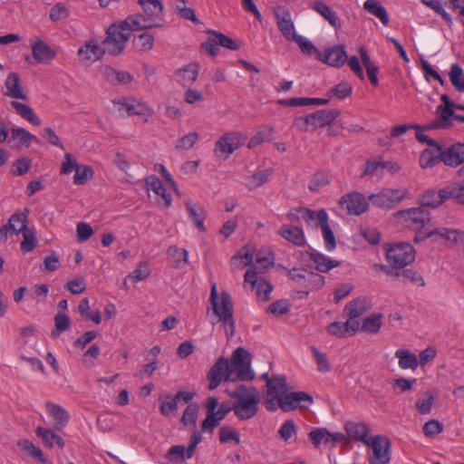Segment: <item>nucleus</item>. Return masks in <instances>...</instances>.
<instances>
[{
	"mask_svg": "<svg viewBox=\"0 0 464 464\" xmlns=\"http://www.w3.org/2000/svg\"><path fill=\"white\" fill-rule=\"evenodd\" d=\"M313 398L304 392H295L285 393L281 396L276 404V410L280 408L283 411H291L296 409L302 403H312Z\"/></svg>",
	"mask_w": 464,
	"mask_h": 464,
	"instance_id": "obj_17",
	"label": "nucleus"
},
{
	"mask_svg": "<svg viewBox=\"0 0 464 464\" xmlns=\"http://www.w3.org/2000/svg\"><path fill=\"white\" fill-rule=\"evenodd\" d=\"M436 112L438 114V119L434 122L429 123L426 126H424L423 130L447 128L450 125V118L454 119V115H456L453 111V107L438 106Z\"/></svg>",
	"mask_w": 464,
	"mask_h": 464,
	"instance_id": "obj_33",
	"label": "nucleus"
},
{
	"mask_svg": "<svg viewBox=\"0 0 464 464\" xmlns=\"http://www.w3.org/2000/svg\"><path fill=\"white\" fill-rule=\"evenodd\" d=\"M312 9L323 16L334 28L340 29L342 27L337 13L325 3L315 1L312 4Z\"/></svg>",
	"mask_w": 464,
	"mask_h": 464,
	"instance_id": "obj_32",
	"label": "nucleus"
},
{
	"mask_svg": "<svg viewBox=\"0 0 464 464\" xmlns=\"http://www.w3.org/2000/svg\"><path fill=\"white\" fill-rule=\"evenodd\" d=\"M105 45L102 47L95 40L87 41L77 52L78 59L84 64H92L102 59L105 53Z\"/></svg>",
	"mask_w": 464,
	"mask_h": 464,
	"instance_id": "obj_19",
	"label": "nucleus"
},
{
	"mask_svg": "<svg viewBox=\"0 0 464 464\" xmlns=\"http://www.w3.org/2000/svg\"><path fill=\"white\" fill-rule=\"evenodd\" d=\"M17 446L24 451H25L29 456L33 459H37L42 463H45L47 461L44 454L42 450L34 445L28 440H21L17 442Z\"/></svg>",
	"mask_w": 464,
	"mask_h": 464,
	"instance_id": "obj_49",
	"label": "nucleus"
},
{
	"mask_svg": "<svg viewBox=\"0 0 464 464\" xmlns=\"http://www.w3.org/2000/svg\"><path fill=\"white\" fill-rule=\"evenodd\" d=\"M305 279H304L301 287L306 288L307 291L304 292L305 295H308L309 291L319 289L324 285V277L317 273L307 272Z\"/></svg>",
	"mask_w": 464,
	"mask_h": 464,
	"instance_id": "obj_47",
	"label": "nucleus"
},
{
	"mask_svg": "<svg viewBox=\"0 0 464 464\" xmlns=\"http://www.w3.org/2000/svg\"><path fill=\"white\" fill-rule=\"evenodd\" d=\"M382 324V314H372L364 318L362 324V330L370 334H377L381 329Z\"/></svg>",
	"mask_w": 464,
	"mask_h": 464,
	"instance_id": "obj_54",
	"label": "nucleus"
},
{
	"mask_svg": "<svg viewBox=\"0 0 464 464\" xmlns=\"http://www.w3.org/2000/svg\"><path fill=\"white\" fill-rule=\"evenodd\" d=\"M32 55L39 63H49L56 57V52L38 37L30 39Z\"/></svg>",
	"mask_w": 464,
	"mask_h": 464,
	"instance_id": "obj_22",
	"label": "nucleus"
},
{
	"mask_svg": "<svg viewBox=\"0 0 464 464\" xmlns=\"http://www.w3.org/2000/svg\"><path fill=\"white\" fill-rule=\"evenodd\" d=\"M278 235L295 246H304L306 244V238L302 227L292 225H283Z\"/></svg>",
	"mask_w": 464,
	"mask_h": 464,
	"instance_id": "obj_25",
	"label": "nucleus"
},
{
	"mask_svg": "<svg viewBox=\"0 0 464 464\" xmlns=\"http://www.w3.org/2000/svg\"><path fill=\"white\" fill-rule=\"evenodd\" d=\"M409 195V190L405 188H382L380 191L371 194L368 200L375 207L390 209L396 204L401 202Z\"/></svg>",
	"mask_w": 464,
	"mask_h": 464,
	"instance_id": "obj_9",
	"label": "nucleus"
},
{
	"mask_svg": "<svg viewBox=\"0 0 464 464\" xmlns=\"http://www.w3.org/2000/svg\"><path fill=\"white\" fill-rule=\"evenodd\" d=\"M199 406L198 403H190L185 409L181 422L185 426H188L190 428H195L197 424V419L198 415Z\"/></svg>",
	"mask_w": 464,
	"mask_h": 464,
	"instance_id": "obj_53",
	"label": "nucleus"
},
{
	"mask_svg": "<svg viewBox=\"0 0 464 464\" xmlns=\"http://www.w3.org/2000/svg\"><path fill=\"white\" fill-rule=\"evenodd\" d=\"M208 389H217L221 382H235L228 366V360L219 357L208 372Z\"/></svg>",
	"mask_w": 464,
	"mask_h": 464,
	"instance_id": "obj_14",
	"label": "nucleus"
},
{
	"mask_svg": "<svg viewBox=\"0 0 464 464\" xmlns=\"http://www.w3.org/2000/svg\"><path fill=\"white\" fill-rule=\"evenodd\" d=\"M11 106L15 110L16 113L23 119L26 120L33 125H41V120L38 118V116L35 114V112L30 106L16 101L11 102Z\"/></svg>",
	"mask_w": 464,
	"mask_h": 464,
	"instance_id": "obj_43",
	"label": "nucleus"
},
{
	"mask_svg": "<svg viewBox=\"0 0 464 464\" xmlns=\"http://www.w3.org/2000/svg\"><path fill=\"white\" fill-rule=\"evenodd\" d=\"M185 207L188 218L194 223L195 227L200 232H206L205 220L207 218V212L204 208L200 204L192 201H186Z\"/></svg>",
	"mask_w": 464,
	"mask_h": 464,
	"instance_id": "obj_28",
	"label": "nucleus"
},
{
	"mask_svg": "<svg viewBox=\"0 0 464 464\" xmlns=\"http://www.w3.org/2000/svg\"><path fill=\"white\" fill-rule=\"evenodd\" d=\"M447 200L446 188L435 191L432 189L427 190L420 198L421 207L437 208Z\"/></svg>",
	"mask_w": 464,
	"mask_h": 464,
	"instance_id": "obj_39",
	"label": "nucleus"
},
{
	"mask_svg": "<svg viewBox=\"0 0 464 464\" xmlns=\"http://www.w3.org/2000/svg\"><path fill=\"white\" fill-rule=\"evenodd\" d=\"M105 81L111 85L128 84L132 80V75L126 71H118L111 66H105L102 70Z\"/></svg>",
	"mask_w": 464,
	"mask_h": 464,
	"instance_id": "obj_30",
	"label": "nucleus"
},
{
	"mask_svg": "<svg viewBox=\"0 0 464 464\" xmlns=\"http://www.w3.org/2000/svg\"><path fill=\"white\" fill-rule=\"evenodd\" d=\"M145 184L148 191H152L156 195L157 204L164 208H169L172 203V196L167 191L162 181L156 175H150L145 179Z\"/></svg>",
	"mask_w": 464,
	"mask_h": 464,
	"instance_id": "obj_16",
	"label": "nucleus"
},
{
	"mask_svg": "<svg viewBox=\"0 0 464 464\" xmlns=\"http://www.w3.org/2000/svg\"><path fill=\"white\" fill-rule=\"evenodd\" d=\"M219 441L222 444L233 441L235 444L238 445L240 443V434L235 428L222 426L219 429Z\"/></svg>",
	"mask_w": 464,
	"mask_h": 464,
	"instance_id": "obj_55",
	"label": "nucleus"
},
{
	"mask_svg": "<svg viewBox=\"0 0 464 464\" xmlns=\"http://www.w3.org/2000/svg\"><path fill=\"white\" fill-rule=\"evenodd\" d=\"M363 8L371 14L374 15L382 24H389V15L385 7L378 0H366L363 4Z\"/></svg>",
	"mask_w": 464,
	"mask_h": 464,
	"instance_id": "obj_41",
	"label": "nucleus"
},
{
	"mask_svg": "<svg viewBox=\"0 0 464 464\" xmlns=\"http://www.w3.org/2000/svg\"><path fill=\"white\" fill-rule=\"evenodd\" d=\"M311 351L315 361L317 370L321 372H328L331 370V364L327 359L326 353L320 352L314 346L311 348Z\"/></svg>",
	"mask_w": 464,
	"mask_h": 464,
	"instance_id": "obj_61",
	"label": "nucleus"
},
{
	"mask_svg": "<svg viewBox=\"0 0 464 464\" xmlns=\"http://www.w3.org/2000/svg\"><path fill=\"white\" fill-rule=\"evenodd\" d=\"M339 206L348 215L360 216L369 208V200L360 192L353 191L339 199Z\"/></svg>",
	"mask_w": 464,
	"mask_h": 464,
	"instance_id": "obj_13",
	"label": "nucleus"
},
{
	"mask_svg": "<svg viewBox=\"0 0 464 464\" xmlns=\"http://www.w3.org/2000/svg\"><path fill=\"white\" fill-rule=\"evenodd\" d=\"M118 106L119 111H126L128 116L133 115H148L150 113V107L141 102H138L132 98H125L113 102Z\"/></svg>",
	"mask_w": 464,
	"mask_h": 464,
	"instance_id": "obj_24",
	"label": "nucleus"
},
{
	"mask_svg": "<svg viewBox=\"0 0 464 464\" xmlns=\"http://www.w3.org/2000/svg\"><path fill=\"white\" fill-rule=\"evenodd\" d=\"M229 395L235 399L232 409L239 420H250L257 414L260 393L256 388L239 385Z\"/></svg>",
	"mask_w": 464,
	"mask_h": 464,
	"instance_id": "obj_1",
	"label": "nucleus"
},
{
	"mask_svg": "<svg viewBox=\"0 0 464 464\" xmlns=\"http://www.w3.org/2000/svg\"><path fill=\"white\" fill-rule=\"evenodd\" d=\"M207 34L209 40L217 43L218 46L227 48L228 50L236 51L239 48V45L230 37L225 35L222 33L208 30Z\"/></svg>",
	"mask_w": 464,
	"mask_h": 464,
	"instance_id": "obj_44",
	"label": "nucleus"
},
{
	"mask_svg": "<svg viewBox=\"0 0 464 464\" xmlns=\"http://www.w3.org/2000/svg\"><path fill=\"white\" fill-rule=\"evenodd\" d=\"M394 356L398 359L399 367L402 370H416L419 366L418 357L407 349H398Z\"/></svg>",
	"mask_w": 464,
	"mask_h": 464,
	"instance_id": "obj_38",
	"label": "nucleus"
},
{
	"mask_svg": "<svg viewBox=\"0 0 464 464\" xmlns=\"http://www.w3.org/2000/svg\"><path fill=\"white\" fill-rule=\"evenodd\" d=\"M244 135L231 131L223 134L215 143L214 153L218 159L227 160L233 152L241 147Z\"/></svg>",
	"mask_w": 464,
	"mask_h": 464,
	"instance_id": "obj_11",
	"label": "nucleus"
},
{
	"mask_svg": "<svg viewBox=\"0 0 464 464\" xmlns=\"http://www.w3.org/2000/svg\"><path fill=\"white\" fill-rule=\"evenodd\" d=\"M309 256L315 266V269L321 273H327L341 265V262L331 259L329 256L318 252H312Z\"/></svg>",
	"mask_w": 464,
	"mask_h": 464,
	"instance_id": "obj_37",
	"label": "nucleus"
},
{
	"mask_svg": "<svg viewBox=\"0 0 464 464\" xmlns=\"http://www.w3.org/2000/svg\"><path fill=\"white\" fill-rule=\"evenodd\" d=\"M290 303L287 299H280L270 304L266 309L268 314L276 317L285 314L290 311Z\"/></svg>",
	"mask_w": 464,
	"mask_h": 464,
	"instance_id": "obj_60",
	"label": "nucleus"
},
{
	"mask_svg": "<svg viewBox=\"0 0 464 464\" xmlns=\"http://www.w3.org/2000/svg\"><path fill=\"white\" fill-rule=\"evenodd\" d=\"M28 212L29 210L25 209L24 212H15L10 217L7 224L14 234L18 235L29 228L27 227Z\"/></svg>",
	"mask_w": 464,
	"mask_h": 464,
	"instance_id": "obj_42",
	"label": "nucleus"
},
{
	"mask_svg": "<svg viewBox=\"0 0 464 464\" xmlns=\"http://www.w3.org/2000/svg\"><path fill=\"white\" fill-rule=\"evenodd\" d=\"M339 115L338 110H318L314 113L296 117L294 126L301 131L315 130L329 126Z\"/></svg>",
	"mask_w": 464,
	"mask_h": 464,
	"instance_id": "obj_5",
	"label": "nucleus"
},
{
	"mask_svg": "<svg viewBox=\"0 0 464 464\" xmlns=\"http://www.w3.org/2000/svg\"><path fill=\"white\" fill-rule=\"evenodd\" d=\"M434 236H439L447 241L452 242L454 245H458L459 242L464 241V232L458 229L441 227L427 233H419L415 236L414 242L420 243Z\"/></svg>",
	"mask_w": 464,
	"mask_h": 464,
	"instance_id": "obj_18",
	"label": "nucleus"
},
{
	"mask_svg": "<svg viewBox=\"0 0 464 464\" xmlns=\"http://www.w3.org/2000/svg\"><path fill=\"white\" fill-rule=\"evenodd\" d=\"M304 213V221L307 225H312L313 222L317 221V225L322 230L325 248L328 251H333L336 247V239L329 226V216L327 212L324 209H320L318 211H305Z\"/></svg>",
	"mask_w": 464,
	"mask_h": 464,
	"instance_id": "obj_10",
	"label": "nucleus"
},
{
	"mask_svg": "<svg viewBox=\"0 0 464 464\" xmlns=\"http://www.w3.org/2000/svg\"><path fill=\"white\" fill-rule=\"evenodd\" d=\"M366 311L364 301L362 299H355L349 302L345 307L344 312L350 319H356Z\"/></svg>",
	"mask_w": 464,
	"mask_h": 464,
	"instance_id": "obj_57",
	"label": "nucleus"
},
{
	"mask_svg": "<svg viewBox=\"0 0 464 464\" xmlns=\"http://www.w3.org/2000/svg\"><path fill=\"white\" fill-rule=\"evenodd\" d=\"M206 409H207V416L205 420L202 421L201 430L205 432L213 433L215 428L217 427L216 420H214V414H216V411L218 406V400L217 397H208L206 401Z\"/></svg>",
	"mask_w": 464,
	"mask_h": 464,
	"instance_id": "obj_34",
	"label": "nucleus"
},
{
	"mask_svg": "<svg viewBox=\"0 0 464 464\" xmlns=\"http://www.w3.org/2000/svg\"><path fill=\"white\" fill-rule=\"evenodd\" d=\"M36 434L43 440L44 443L50 448L56 445L58 448L63 449L65 445L63 438L51 429L38 427L36 429Z\"/></svg>",
	"mask_w": 464,
	"mask_h": 464,
	"instance_id": "obj_40",
	"label": "nucleus"
},
{
	"mask_svg": "<svg viewBox=\"0 0 464 464\" xmlns=\"http://www.w3.org/2000/svg\"><path fill=\"white\" fill-rule=\"evenodd\" d=\"M344 430L349 438L363 442L365 445L372 440L369 438L370 427L364 422L349 421L344 425Z\"/></svg>",
	"mask_w": 464,
	"mask_h": 464,
	"instance_id": "obj_26",
	"label": "nucleus"
},
{
	"mask_svg": "<svg viewBox=\"0 0 464 464\" xmlns=\"http://www.w3.org/2000/svg\"><path fill=\"white\" fill-rule=\"evenodd\" d=\"M134 29L132 23H128V17L120 24H113L107 29V36L103 41L106 51L113 55L120 54L125 48L126 43Z\"/></svg>",
	"mask_w": 464,
	"mask_h": 464,
	"instance_id": "obj_4",
	"label": "nucleus"
},
{
	"mask_svg": "<svg viewBox=\"0 0 464 464\" xmlns=\"http://www.w3.org/2000/svg\"><path fill=\"white\" fill-rule=\"evenodd\" d=\"M442 162L450 168H457L464 163V143L457 142L442 149Z\"/></svg>",
	"mask_w": 464,
	"mask_h": 464,
	"instance_id": "obj_23",
	"label": "nucleus"
},
{
	"mask_svg": "<svg viewBox=\"0 0 464 464\" xmlns=\"http://www.w3.org/2000/svg\"><path fill=\"white\" fill-rule=\"evenodd\" d=\"M209 302L212 304L214 314L222 323L227 338H231L235 334L234 308L230 295L227 292L218 294L217 284L211 285Z\"/></svg>",
	"mask_w": 464,
	"mask_h": 464,
	"instance_id": "obj_2",
	"label": "nucleus"
},
{
	"mask_svg": "<svg viewBox=\"0 0 464 464\" xmlns=\"http://www.w3.org/2000/svg\"><path fill=\"white\" fill-rule=\"evenodd\" d=\"M199 72V64L190 63L177 72L179 81L183 86L192 85L198 79Z\"/></svg>",
	"mask_w": 464,
	"mask_h": 464,
	"instance_id": "obj_36",
	"label": "nucleus"
},
{
	"mask_svg": "<svg viewBox=\"0 0 464 464\" xmlns=\"http://www.w3.org/2000/svg\"><path fill=\"white\" fill-rule=\"evenodd\" d=\"M434 395L430 392H425L424 396L418 399L415 402L416 410L422 415H427L431 412L434 404Z\"/></svg>",
	"mask_w": 464,
	"mask_h": 464,
	"instance_id": "obj_56",
	"label": "nucleus"
},
{
	"mask_svg": "<svg viewBox=\"0 0 464 464\" xmlns=\"http://www.w3.org/2000/svg\"><path fill=\"white\" fill-rule=\"evenodd\" d=\"M386 261L392 268H403L415 260L414 247L409 243H398L384 246Z\"/></svg>",
	"mask_w": 464,
	"mask_h": 464,
	"instance_id": "obj_7",
	"label": "nucleus"
},
{
	"mask_svg": "<svg viewBox=\"0 0 464 464\" xmlns=\"http://www.w3.org/2000/svg\"><path fill=\"white\" fill-rule=\"evenodd\" d=\"M317 59L334 67H342L347 62L345 46L337 44L328 48L324 53H318Z\"/></svg>",
	"mask_w": 464,
	"mask_h": 464,
	"instance_id": "obj_21",
	"label": "nucleus"
},
{
	"mask_svg": "<svg viewBox=\"0 0 464 464\" xmlns=\"http://www.w3.org/2000/svg\"><path fill=\"white\" fill-rule=\"evenodd\" d=\"M150 275V268L149 263L140 262L138 264L137 267L127 276L131 279L133 282L137 283L142 281L149 277Z\"/></svg>",
	"mask_w": 464,
	"mask_h": 464,
	"instance_id": "obj_62",
	"label": "nucleus"
},
{
	"mask_svg": "<svg viewBox=\"0 0 464 464\" xmlns=\"http://www.w3.org/2000/svg\"><path fill=\"white\" fill-rule=\"evenodd\" d=\"M23 240L21 242L20 247L21 250L24 253L31 252L34 249L37 243V238L33 228H27L26 230L22 232Z\"/></svg>",
	"mask_w": 464,
	"mask_h": 464,
	"instance_id": "obj_59",
	"label": "nucleus"
},
{
	"mask_svg": "<svg viewBox=\"0 0 464 464\" xmlns=\"http://www.w3.org/2000/svg\"><path fill=\"white\" fill-rule=\"evenodd\" d=\"M372 449L369 464H389L391 461V442L385 436L377 435L366 444Z\"/></svg>",
	"mask_w": 464,
	"mask_h": 464,
	"instance_id": "obj_12",
	"label": "nucleus"
},
{
	"mask_svg": "<svg viewBox=\"0 0 464 464\" xmlns=\"http://www.w3.org/2000/svg\"><path fill=\"white\" fill-rule=\"evenodd\" d=\"M154 37L148 33H142L134 40V45L140 52H148L152 49Z\"/></svg>",
	"mask_w": 464,
	"mask_h": 464,
	"instance_id": "obj_63",
	"label": "nucleus"
},
{
	"mask_svg": "<svg viewBox=\"0 0 464 464\" xmlns=\"http://www.w3.org/2000/svg\"><path fill=\"white\" fill-rule=\"evenodd\" d=\"M329 99L323 98H290L279 101L280 104L288 106H309V105H325L329 102Z\"/></svg>",
	"mask_w": 464,
	"mask_h": 464,
	"instance_id": "obj_45",
	"label": "nucleus"
},
{
	"mask_svg": "<svg viewBox=\"0 0 464 464\" xmlns=\"http://www.w3.org/2000/svg\"><path fill=\"white\" fill-rule=\"evenodd\" d=\"M5 87L6 92L5 93V96L13 98V99H20L23 101H27L28 97L24 93L23 87L20 82V76L17 72H10L5 79Z\"/></svg>",
	"mask_w": 464,
	"mask_h": 464,
	"instance_id": "obj_29",
	"label": "nucleus"
},
{
	"mask_svg": "<svg viewBox=\"0 0 464 464\" xmlns=\"http://www.w3.org/2000/svg\"><path fill=\"white\" fill-rule=\"evenodd\" d=\"M274 14L276 19L277 27L283 36L286 40L292 41L297 34L290 12L283 6H277L274 10Z\"/></svg>",
	"mask_w": 464,
	"mask_h": 464,
	"instance_id": "obj_20",
	"label": "nucleus"
},
{
	"mask_svg": "<svg viewBox=\"0 0 464 464\" xmlns=\"http://www.w3.org/2000/svg\"><path fill=\"white\" fill-rule=\"evenodd\" d=\"M254 258V250L248 246L242 247L232 258L231 265L236 266V262L240 260L241 266L237 267L239 269L250 265Z\"/></svg>",
	"mask_w": 464,
	"mask_h": 464,
	"instance_id": "obj_52",
	"label": "nucleus"
},
{
	"mask_svg": "<svg viewBox=\"0 0 464 464\" xmlns=\"http://www.w3.org/2000/svg\"><path fill=\"white\" fill-rule=\"evenodd\" d=\"M11 137L13 140H18L21 145L28 147L33 141L38 142V138L29 132L27 130L20 127L11 130Z\"/></svg>",
	"mask_w": 464,
	"mask_h": 464,
	"instance_id": "obj_50",
	"label": "nucleus"
},
{
	"mask_svg": "<svg viewBox=\"0 0 464 464\" xmlns=\"http://www.w3.org/2000/svg\"><path fill=\"white\" fill-rule=\"evenodd\" d=\"M45 409L47 414L54 420L56 429L61 430L68 423L70 415L62 406L47 401Z\"/></svg>",
	"mask_w": 464,
	"mask_h": 464,
	"instance_id": "obj_31",
	"label": "nucleus"
},
{
	"mask_svg": "<svg viewBox=\"0 0 464 464\" xmlns=\"http://www.w3.org/2000/svg\"><path fill=\"white\" fill-rule=\"evenodd\" d=\"M266 408L267 411H276V404L278 399L286 392V380L283 375L273 377V381H268L266 386Z\"/></svg>",
	"mask_w": 464,
	"mask_h": 464,
	"instance_id": "obj_15",
	"label": "nucleus"
},
{
	"mask_svg": "<svg viewBox=\"0 0 464 464\" xmlns=\"http://www.w3.org/2000/svg\"><path fill=\"white\" fill-rule=\"evenodd\" d=\"M250 353L243 347L237 348L232 353L230 361H228L229 370L232 377L237 380L247 382L255 378V372L251 369Z\"/></svg>",
	"mask_w": 464,
	"mask_h": 464,
	"instance_id": "obj_6",
	"label": "nucleus"
},
{
	"mask_svg": "<svg viewBox=\"0 0 464 464\" xmlns=\"http://www.w3.org/2000/svg\"><path fill=\"white\" fill-rule=\"evenodd\" d=\"M143 14L128 16V23H132L134 29L143 30L160 26L163 16V5L160 0H139Z\"/></svg>",
	"mask_w": 464,
	"mask_h": 464,
	"instance_id": "obj_3",
	"label": "nucleus"
},
{
	"mask_svg": "<svg viewBox=\"0 0 464 464\" xmlns=\"http://www.w3.org/2000/svg\"><path fill=\"white\" fill-rule=\"evenodd\" d=\"M274 132V128L270 125H262L260 126L257 132L249 140L247 147L249 149H254L266 140H270L272 139V134Z\"/></svg>",
	"mask_w": 464,
	"mask_h": 464,
	"instance_id": "obj_46",
	"label": "nucleus"
},
{
	"mask_svg": "<svg viewBox=\"0 0 464 464\" xmlns=\"http://www.w3.org/2000/svg\"><path fill=\"white\" fill-rule=\"evenodd\" d=\"M178 401L174 396L168 394L163 399H160V411L163 416H170L178 411Z\"/></svg>",
	"mask_w": 464,
	"mask_h": 464,
	"instance_id": "obj_58",
	"label": "nucleus"
},
{
	"mask_svg": "<svg viewBox=\"0 0 464 464\" xmlns=\"http://www.w3.org/2000/svg\"><path fill=\"white\" fill-rule=\"evenodd\" d=\"M452 86L459 92H464V72L458 63H453L449 72Z\"/></svg>",
	"mask_w": 464,
	"mask_h": 464,
	"instance_id": "obj_48",
	"label": "nucleus"
},
{
	"mask_svg": "<svg viewBox=\"0 0 464 464\" xmlns=\"http://www.w3.org/2000/svg\"><path fill=\"white\" fill-rule=\"evenodd\" d=\"M440 162H442V147L440 144L425 149L419 159L421 169L433 168Z\"/></svg>",
	"mask_w": 464,
	"mask_h": 464,
	"instance_id": "obj_27",
	"label": "nucleus"
},
{
	"mask_svg": "<svg viewBox=\"0 0 464 464\" xmlns=\"http://www.w3.org/2000/svg\"><path fill=\"white\" fill-rule=\"evenodd\" d=\"M422 3L440 15L447 23H452L450 14L444 9V6L448 7L447 0H422Z\"/></svg>",
	"mask_w": 464,
	"mask_h": 464,
	"instance_id": "obj_51",
	"label": "nucleus"
},
{
	"mask_svg": "<svg viewBox=\"0 0 464 464\" xmlns=\"http://www.w3.org/2000/svg\"><path fill=\"white\" fill-rule=\"evenodd\" d=\"M394 217L401 219L405 227L415 231V236L419 233H426L422 229L430 221V211L422 207L399 210Z\"/></svg>",
	"mask_w": 464,
	"mask_h": 464,
	"instance_id": "obj_8",
	"label": "nucleus"
},
{
	"mask_svg": "<svg viewBox=\"0 0 464 464\" xmlns=\"http://www.w3.org/2000/svg\"><path fill=\"white\" fill-rule=\"evenodd\" d=\"M358 53L360 54L362 63L365 67L367 76L369 81L372 86H378V66L371 60L370 55L364 46H360L358 49Z\"/></svg>",
	"mask_w": 464,
	"mask_h": 464,
	"instance_id": "obj_35",
	"label": "nucleus"
},
{
	"mask_svg": "<svg viewBox=\"0 0 464 464\" xmlns=\"http://www.w3.org/2000/svg\"><path fill=\"white\" fill-rule=\"evenodd\" d=\"M198 133L191 131L179 139L176 142V149L179 150H188L191 149L198 140Z\"/></svg>",
	"mask_w": 464,
	"mask_h": 464,
	"instance_id": "obj_64",
	"label": "nucleus"
}]
</instances>
